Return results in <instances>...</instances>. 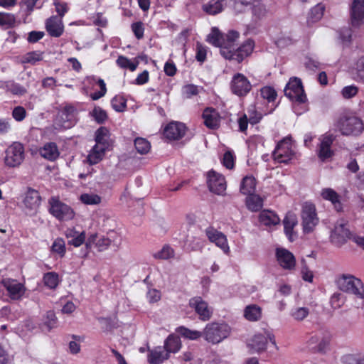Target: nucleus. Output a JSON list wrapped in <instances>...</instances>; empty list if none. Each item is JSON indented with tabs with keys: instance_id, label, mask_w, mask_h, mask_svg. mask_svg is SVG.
Returning <instances> with one entry per match:
<instances>
[{
	"instance_id": "5fc2aeb1",
	"label": "nucleus",
	"mask_w": 364,
	"mask_h": 364,
	"mask_svg": "<svg viewBox=\"0 0 364 364\" xmlns=\"http://www.w3.org/2000/svg\"><path fill=\"white\" fill-rule=\"evenodd\" d=\"M43 60L42 53L39 51H32L27 53L23 56V62L25 63H30L32 65H35L37 62L41 61Z\"/></svg>"
},
{
	"instance_id": "8fccbe9b",
	"label": "nucleus",
	"mask_w": 364,
	"mask_h": 364,
	"mask_svg": "<svg viewBox=\"0 0 364 364\" xmlns=\"http://www.w3.org/2000/svg\"><path fill=\"white\" fill-rule=\"evenodd\" d=\"M134 146L138 153L145 154L150 150L151 144L146 139L139 137L134 140Z\"/></svg>"
},
{
	"instance_id": "4d7b16f0",
	"label": "nucleus",
	"mask_w": 364,
	"mask_h": 364,
	"mask_svg": "<svg viewBox=\"0 0 364 364\" xmlns=\"http://www.w3.org/2000/svg\"><path fill=\"white\" fill-rule=\"evenodd\" d=\"M131 29L136 39L141 40L144 36V25L141 21L134 22L131 25Z\"/></svg>"
},
{
	"instance_id": "4be33fe9",
	"label": "nucleus",
	"mask_w": 364,
	"mask_h": 364,
	"mask_svg": "<svg viewBox=\"0 0 364 364\" xmlns=\"http://www.w3.org/2000/svg\"><path fill=\"white\" fill-rule=\"evenodd\" d=\"M204 124L209 129H216L220 126V117L218 112L213 107H206L202 114Z\"/></svg>"
},
{
	"instance_id": "37998d69",
	"label": "nucleus",
	"mask_w": 364,
	"mask_h": 364,
	"mask_svg": "<svg viewBox=\"0 0 364 364\" xmlns=\"http://www.w3.org/2000/svg\"><path fill=\"white\" fill-rule=\"evenodd\" d=\"M50 252L58 255L62 258L66 253V246L65 240L61 237H57L50 247Z\"/></svg>"
},
{
	"instance_id": "f3484780",
	"label": "nucleus",
	"mask_w": 364,
	"mask_h": 364,
	"mask_svg": "<svg viewBox=\"0 0 364 364\" xmlns=\"http://www.w3.org/2000/svg\"><path fill=\"white\" fill-rule=\"evenodd\" d=\"M189 305L194 309L200 320L206 321L210 319L213 312L208 304L200 296H196L190 299Z\"/></svg>"
},
{
	"instance_id": "0e129e2a",
	"label": "nucleus",
	"mask_w": 364,
	"mask_h": 364,
	"mask_svg": "<svg viewBox=\"0 0 364 364\" xmlns=\"http://www.w3.org/2000/svg\"><path fill=\"white\" fill-rule=\"evenodd\" d=\"M358 92V87L354 85L345 86L341 90V95L345 99H350Z\"/></svg>"
},
{
	"instance_id": "680f3d73",
	"label": "nucleus",
	"mask_w": 364,
	"mask_h": 364,
	"mask_svg": "<svg viewBox=\"0 0 364 364\" xmlns=\"http://www.w3.org/2000/svg\"><path fill=\"white\" fill-rule=\"evenodd\" d=\"M309 309L306 307L296 308L291 311V316L296 321H302L308 316Z\"/></svg>"
},
{
	"instance_id": "dca6fc26",
	"label": "nucleus",
	"mask_w": 364,
	"mask_h": 364,
	"mask_svg": "<svg viewBox=\"0 0 364 364\" xmlns=\"http://www.w3.org/2000/svg\"><path fill=\"white\" fill-rule=\"evenodd\" d=\"M275 256L278 264L285 270L291 271L296 267V258L292 252L287 249L278 247Z\"/></svg>"
},
{
	"instance_id": "a211bd4d",
	"label": "nucleus",
	"mask_w": 364,
	"mask_h": 364,
	"mask_svg": "<svg viewBox=\"0 0 364 364\" xmlns=\"http://www.w3.org/2000/svg\"><path fill=\"white\" fill-rule=\"evenodd\" d=\"M1 284L6 289L9 296L13 300H18L24 294L23 284L16 279L5 278L1 281Z\"/></svg>"
},
{
	"instance_id": "052dcab7",
	"label": "nucleus",
	"mask_w": 364,
	"mask_h": 364,
	"mask_svg": "<svg viewBox=\"0 0 364 364\" xmlns=\"http://www.w3.org/2000/svg\"><path fill=\"white\" fill-rule=\"evenodd\" d=\"M250 6L252 8V14L255 17L261 18L265 16L267 12L265 6L260 3L259 0H257V1Z\"/></svg>"
},
{
	"instance_id": "f704fd0d",
	"label": "nucleus",
	"mask_w": 364,
	"mask_h": 364,
	"mask_svg": "<svg viewBox=\"0 0 364 364\" xmlns=\"http://www.w3.org/2000/svg\"><path fill=\"white\" fill-rule=\"evenodd\" d=\"M250 346L255 352L264 351L267 346V338L261 333L256 334L252 338Z\"/></svg>"
},
{
	"instance_id": "79ce46f5",
	"label": "nucleus",
	"mask_w": 364,
	"mask_h": 364,
	"mask_svg": "<svg viewBox=\"0 0 364 364\" xmlns=\"http://www.w3.org/2000/svg\"><path fill=\"white\" fill-rule=\"evenodd\" d=\"M43 281L44 285L50 289H55L60 282L58 274L54 272L44 274Z\"/></svg>"
},
{
	"instance_id": "bb28decb",
	"label": "nucleus",
	"mask_w": 364,
	"mask_h": 364,
	"mask_svg": "<svg viewBox=\"0 0 364 364\" xmlns=\"http://www.w3.org/2000/svg\"><path fill=\"white\" fill-rule=\"evenodd\" d=\"M226 0H210L202 6V10L208 15L215 16L224 9Z\"/></svg>"
},
{
	"instance_id": "423d86ee",
	"label": "nucleus",
	"mask_w": 364,
	"mask_h": 364,
	"mask_svg": "<svg viewBox=\"0 0 364 364\" xmlns=\"http://www.w3.org/2000/svg\"><path fill=\"white\" fill-rule=\"evenodd\" d=\"M49 213L59 220H70L75 216V212L68 205L63 203L57 197H51L48 200Z\"/></svg>"
},
{
	"instance_id": "5701e85b",
	"label": "nucleus",
	"mask_w": 364,
	"mask_h": 364,
	"mask_svg": "<svg viewBox=\"0 0 364 364\" xmlns=\"http://www.w3.org/2000/svg\"><path fill=\"white\" fill-rule=\"evenodd\" d=\"M351 23L359 26L364 18V0H353L350 8Z\"/></svg>"
},
{
	"instance_id": "69168bd1",
	"label": "nucleus",
	"mask_w": 364,
	"mask_h": 364,
	"mask_svg": "<svg viewBox=\"0 0 364 364\" xmlns=\"http://www.w3.org/2000/svg\"><path fill=\"white\" fill-rule=\"evenodd\" d=\"M12 117L17 122L23 121L26 117V110L22 106L15 107L12 111Z\"/></svg>"
},
{
	"instance_id": "39448f33",
	"label": "nucleus",
	"mask_w": 364,
	"mask_h": 364,
	"mask_svg": "<svg viewBox=\"0 0 364 364\" xmlns=\"http://www.w3.org/2000/svg\"><path fill=\"white\" fill-rule=\"evenodd\" d=\"M338 284L342 291L355 294L364 304V286L360 279L352 275H343L338 279Z\"/></svg>"
},
{
	"instance_id": "cd10ccee",
	"label": "nucleus",
	"mask_w": 364,
	"mask_h": 364,
	"mask_svg": "<svg viewBox=\"0 0 364 364\" xmlns=\"http://www.w3.org/2000/svg\"><path fill=\"white\" fill-rule=\"evenodd\" d=\"M65 236L67 238H70L68 244L75 247H78L85 243L86 240V235L84 231L79 232L74 228H68L65 231Z\"/></svg>"
},
{
	"instance_id": "1a4fd4ad",
	"label": "nucleus",
	"mask_w": 364,
	"mask_h": 364,
	"mask_svg": "<svg viewBox=\"0 0 364 364\" xmlns=\"http://www.w3.org/2000/svg\"><path fill=\"white\" fill-rule=\"evenodd\" d=\"M284 91L285 96L291 101L304 103L307 100L301 80L298 77L290 78Z\"/></svg>"
},
{
	"instance_id": "393cba45",
	"label": "nucleus",
	"mask_w": 364,
	"mask_h": 364,
	"mask_svg": "<svg viewBox=\"0 0 364 364\" xmlns=\"http://www.w3.org/2000/svg\"><path fill=\"white\" fill-rule=\"evenodd\" d=\"M40 155L50 161H55L60 155L58 148L55 142H48L39 149Z\"/></svg>"
},
{
	"instance_id": "2f4dec72",
	"label": "nucleus",
	"mask_w": 364,
	"mask_h": 364,
	"mask_svg": "<svg viewBox=\"0 0 364 364\" xmlns=\"http://www.w3.org/2000/svg\"><path fill=\"white\" fill-rule=\"evenodd\" d=\"M259 222L263 225L272 226L279 224L280 219L274 212L263 210L259 215Z\"/></svg>"
},
{
	"instance_id": "7ed1b4c3",
	"label": "nucleus",
	"mask_w": 364,
	"mask_h": 364,
	"mask_svg": "<svg viewBox=\"0 0 364 364\" xmlns=\"http://www.w3.org/2000/svg\"><path fill=\"white\" fill-rule=\"evenodd\" d=\"M230 333V326L225 323L212 322L203 329V338L208 343L217 344L226 338Z\"/></svg>"
},
{
	"instance_id": "c9c22d12",
	"label": "nucleus",
	"mask_w": 364,
	"mask_h": 364,
	"mask_svg": "<svg viewBox=\"0 0 364 364\" xmlns=\"http://www.w3.org/2000/svg\"><path fill=\"white\" fill-rule=\"evenodd\" d=\"M244 316L250 321H257L262 317V309L256 304L247 306L244 310Z\"/></svg>"
},
{
	"instance_id": "e2e57ef3",
	"label": "nucleus",
	"mask_w": 364,
	"mask_h": 364,
	"mask_svg": "<svg viewBox=\"0 0 364 364\" xmlns=\"http://www.w3.org/2000/svg\"><path fill=\"white\" fill-rule=\"evenodd\" d=\"M257 0H234V9L237 12H243L248 6L254 4Z\"/></svg>"
},
{
	"instance_id": "58836bf2",
	"label": "nucleus",
	"mask_w": 364,
	"mask_h": 364,
	"mask_svg": "<svg viewBox=\"0 0 364 364\" xmlns=\"http://www.w3.org/2000/svg\"><path fill=\"white\" fill-rule=\"evenodd\" d=\"M90 82H93L100 87L99 91H96L90 94V98L92 100L96 101L104 97L107 92V87L104 80L93 76L90 78Z\"/></svg>"
},
{
	"instance_id": "473e14b6",
	"label": "nucleus",
	"mask_w": 364,
	"mask_h": 364,
	"mask_svg": "<svg viewBox=\"0 0 364 364\" xmlns=\"http://www.w3.org/2000/svg\"><path fill=\"white\" fill-rule=\"evenodd\" d=\"M247 208L252 212H258L263 207V199L259 195H248L245 200Z\"/></svg>"
},
{
	"instance_id": "e433bc0d",
	"label": "nucleus",
	"mask_w": 364,
	"mask_h": 364,
	"mask_svg": "<svg viewBox=\"0 0 364 364\" xmlns=\"http://www.w3.org/2000/svg\"><path fill=\"white\" fill-rule=\"evenodd\" d=\"M176 332L184 338L189 340H197L203 336V331L189 329L183 326L176 328Z\"/></svg>"
},
{
	"instance_id": "6e6d98bb",
	"label": "nucleus",
	"mask_w": 364,
	"mask_h": 364,
	"mask_svg": "<svg viewBox=\"0 0 364 364\" xmlns=\"http://www.w3.org/2000/svg\"><path fill=\"white\" fill-rule=\"evenodd\" d=\"M225 36V46L230 48L232 50H235L234 48V42L239 38L240 33L239 32L231 30L229 31Z\"/></svg>"
},
{
	"instance_id": "f03ea898",
	"label": "nucleus",
	"mask_w": 364,
	"mask_h": 364,
	"mask_svg": "<svg viewBox=\"0 0 364 364\" xmlns=\"http://www.w3.org/2000/svg\"><path fill=\"white\" fill-rule=\"evenodd\" d=\"M335 126L345 136H358L364 130L363 120L351 112L341 113L338 117Z\"/></svg>"
},
{
	"instance_id": "338daca9",
	"label": "nucleus",
	"mask_w": 364,
	"mask_h": 364,
	"mask_svg": "<svg viewBox=\"0 0 364 364\" xmlns=\"http://www.w3.org/2000/svg\"><path fill=\"white\" fill-rule=\"evenodd\" d=\"M250 123L248 117L246 114H242L238 119H237V124L239 127V131L242 133L246 134L248 124Z\"/></svg>"
},
{
	"instance_id": "6ab92c4d",
	"label": "nucleus",
	"mask_w": 364,
	"mask_h": 364,
	"mask_svg": "<svg viewBox=\"0 0 364 364\" xmlns=\"http://www.w3.org/2000/svg\"><path fill=\"white\" fill-rule=\"evenodd\" d=\"M205 235L210 242L215 243V245L220 247L225 253L229 252L230 248L228 240L223 232L210 226L205 229Z\"/></svg>"
},
{
	"instance_id": "0eeeda50",
	"label": "nucleus",
	"mask_w": 364,
	"mask_h": 364,
	"mask_svg": "<svg viewBox=\"0 0 364 364\" xmlns=\"http://www.w3.org/2000/svg\"><path fill=\"white\" fill-rule=\"evenodd\" d=\"M303 232L305 234L311 233L318 223L316 207L313 203H306L302 208L301 213Z\"/></svg>"
},
{
	"instance_id": "c756f323",
	"label": "nucleus",
	"mask_w": 364,
	"mask_h": 364,
	"mask_svg": "<svg viewBox=\"0 0 364 364\" xmlns=\"http://www.w3.org/2000/svg\"><path fill=\"white\" fill-rule=\"evenodd\" d=\"M181 346L180 337L174 333H171L166 338L164 349L169 355L171 353H176L178 352Z\"/></svg>"
},
{
	"instance_id": "c85d7f7f",
	"label": "nucleus",
	"mask_w": 364,
	"mask_h": 364,
	"mask_svg": "<svg viewBox=\"0 0 364 364\" xmlns=\"http://www.w3.org/2000/svg\"><path fill=\"white\" fill-rule=\"evenodd\" d=\"M169 358V355L161 346H157L149 350L148 354V362L150 364H161Z\"/></svg>"
},
{
	"instance_id": "6e6552de",
	"label": "nucleus",
	"mask_w": 364,
	"mask_h": 364,
	"mask_svg": "<svg viewBox=\"0 0 364 364\" xmlns=\"http://www.w3.org/2000/svg\"><path fill=\"white\" fill-rule=\"evenodd\" d=\"M25 157L23 145L20 142H14L5 151L4 163L9 167H17L21 164Z\"/></svg>"
},
{
	"instance_id": "4c0bfd02",
	"label": "nucleus",
	"mask_w": 364,
	"mask_h": 364,
	"mask_svg": "<svg viewBox=\"0 0 364 364\" xmlns=\"http://www.w3.org/2000/svg\"><path fill=\"white\" fill-rule=\"evenodd\" d=\"M106 151L105 148H101L99 145H95L87 158L89 164L91 165L98 164L103 159Z\"/></svg>"
},
{
	"instance_id": "c03bdc74",
	"label": "nucleus",
	"mask_w": 364,
	"mask_h": 364,
	"mask_svg": "<svg viewBox=\"0 0 364 364\" xmlns=\"http://www.w3.org/2000/svg\"><path fill=\"white\" fill-rule=\"evenodd\" d=\"M16 23V17L9 13L0 12V26L4 29L13 28Z\"/></svg>"
},
{
	"instance_id": "a19ab883",
	"label": "nucleus",
	"mask_w": 364,
	"mask_h": 364,
	"mask_svg": "<svg viewBox=\"0 0 364 364\" xmlns=\"http://www.w3.org/2000/svg\"><path fill=\"white\" fill-rule=\"evenodd\" d=\"M4 87L7 92L16 95H23L26 93V89L14 80L5 82Z\"/></svg>"
},
{
	"instance_id": "ddd939ff",
	"label": "nucleus",
	"mask_w": 364,
	"mask_h": 364,
	"mask_svg": "<svg viewBox=\"0 0 364 364\" xmlns=\"http://www.w3.org/2000/svg\"><path fill=\"white\" fill-rule=\"evenodd\" d=\"M207 184L210 192L217 195H224L227 188L225 178L214 170L208 172Z\"/></svg>"
},
{
	"instance_id": "09e8293b",
	"label": "nucleus",
	"mask_w": 364,
	"mask_h": 364,
	"mask_svg": "<svg viewBox=\"0 0 364 364\" xmlns=\"http://www.w3.org/2000/svg\"><path fill=\"white\" fill-rule=\"evenodd\" d=\"M111 105L115 111L124 112L127 107V100L122 95H116L112 99Z\"/></svg>"
},
{
	"instance_id": "603ef678",
	"label": "nucleus",
	"mask_w": 364,
	"mask_h": 364,
	"mask_svg": "<svg viewBox=\"0 0 364 364\" xmlns=\"http://www.w3.org/2000/svg\"><path fill=\"white\" fill-rule=\"evenodd\" d=\"M174 250L169 245H164L162 249L154 254V257L159 259H168L173 257Z\"/></svg>"
},
{
	"instance_id": "f8f14e48",
	"label": "nucleus",
	"mask_w": 364,
	"mask_h": 364,
	"mask_svg": "<svg viewBox=\"0 0 364 364\" xmlns=\"http://www.w3.org/2000/svg\"><path fill=\"white\" fill-rule=\"evenodd\" d=\"M232 94L242 97H245L252 90V85L248 78L242 73H235L230 82Z\"/></svg>"
},
{
	"instance_id": "ea45409f",
	"label": "nucleus",
	"mask_w": 364,
	"mask_h": 364,
	"mask_svg": "<svg viewBox=\"0 0 364 364\" xmlns=\"http://www.w3.org/2000/svg\"><path fill=\"white\" fill-rule=\"evenodd\" d=\"M260 97L268 103H274L277 97L276 90L272 86H264L259 90Z\"/></svg>"
},
{
	"instance_id": "7c9ffc66",
	"label": "nucleus",
	"mask_w": 364,
	"mask_h": 364,
	"mask_svg": "<svg viewBox=\"0 0 364 364\" xmlns=\"http://www.w3.org/2000/svg\"><path fill=\"white\" fill-rule=\"evenodd\" d=\"M109 131L105 127H100L95 132V145L108 150L110 146Z\"/></svg>"
},
{
	"instance_id": "f257e3e1",
	"label": "nucleus",
	"mask_w": 364,
	"mask_h": 364,
	"mask_svg": "<svg viewBox=\"0 0 364 364\" xmlns=\"http://www.w3.org/2000/svg\"><path fill=\"white\" fill-rule=\"evenodd\" d=\"M207 41L215 47L220 48L221 55L229 60H235L240 63L243 60L251 55L255 47V42L252 39H247L236 50L225 46V36L218 28L213 27L211 33L208 36Z\"/></svg>"
},
{
	"instance_id": "13d9d810",
	"label": "nucleus",
	"mask_w": 364,
	"mask_h": 364,
	"mask_svg": "<svg viewBox=\"0 0 364 364\" xmlns=\"http://www.w3.org/2000/svg\"><path fill=\"white\" fill-rule=\"evenodd\" d=\"M207 48L200 42H197L196 48V59L198 62L203 63L206 60Z\"/></svg>"
},
{
	"instance_id": "9d476101",
	"label": "nucleus",
	"mask_w": 364,
	"mask_h": 364,
	"mask_svg": "<svg viewBox=\"0 0 364 364\" xmlns=\"http://www.w3.org/2000/svg\"><path fill=\"white\" fill-rule=\"evenodd\" d=\"M78 112L73 105H66L58 112L56 124L60 128L67 129L73 127L77 121Z\"/></svg>"
},
{
	"instance_id": "2eb2a0df",
	"label": "nucleus",
	"mask_w": 364,
	"mask_h": 364,
	"mask_svg": "<svg viewBox=\"0 0 364 364\" xmlns=\"http://www.w3.org/2000/svg\"><path fill=\"white\" fill-rule=\"evenodd\" d=\"M188 127L184 123L171 122L165 126L163 135L169 141H178L185 136Z\"/></svg>"
},
{
	"instance_id": "9b49d317",
	"label": "nucleus",
	"mask_w": 364,
	"mask_h": 364,
	"mask_svg": "<svg viewBox=\"0 0 364 364\" xmlns=\"http://www.w3.org/2000/svg\"><path fill=\"white\" fill-rule=\"evenodd\" d=\"M336 139V136L331 132H326L319 137L317 156L321 161H326L334 156L335 153L331 146Z\"/></svg>"
},
{
	"instance_id": "4468645a",
	"label": "nucleus",
	"mask_w": 364,
	"mask_h": 364,
	"mask_svg": "<svg viewBox=\"0 0 364 364\" xmlns=\"http://www.w3.org/2000/svg\"><path fill=\"white\" fill-rule=\"evenodd\" d=\"M41 196L37 190L28 188L23 199L26 213L31 215L36 214L41 205Z\"/></svg>"
},
{
	"instance_id": "20e7f679",
	"label": "nucleus",
	"mask_w": 364,
	"mask_h": 364,
	"mask_svg": "<svg viewBox=\"0 0 364 364\" xmlns=\"http://www.w3.org/2000/svg\"><path fill=\"white\" fill-rule=\"evenodd\" d=\"M295 155L292 149V141L291 136H287L280 140L273 153V159L278 163L289 164Z\"/></svg>"
},
{
	"instance_id": "de8ad7c7",
	"label": "nucleus",
	"mask_w": 364,
	"mask_h": 364,
	"mask_svg": "<svg viewBox=\"0 0 364 364\" xmlns=\"http://www.w3.org/2000/svg\"><path fill=\"white\" fill-rule=\"evenodd\" d=\"M116 63L119 67L124 69H129L130 71H134L139 64L138 62L133 63L128 58L123 55H119Z\"/></svg>"
},
{
	"instance_id": "bf43d9fd",
	"label": "nucleus",
	"mask_w": 364,
	"mask_h": 364,
	"mask_svg": "<svg viewBox=\"0 0 364 364\" xmlns=\"http://www.w3.org/2000/svg\"><path fill=\"white\" fill-rule=\"evenodd\" d=\"M235 156L230 151L224 153L222 159V164L228 169H232L235 166Z\"/></svg>"
},
{
	"instance_id": "aec40b11",
	"label": "nucleus",
	"mask_w": 364,
	"mask_h": 364,
	"mask_svg": "<svg viewBox=\"0 0 364 364\" xmlns=\"http://www.w3.org/2000/svg\"><path fill=\"white\" fill-rule=\"evenodd\" d=\"M354 235L345 224H338L335 226L333 234L331 235V241L336 246H341L348 240H352Z\"/></svg>"
},
{
	"instance_id": "3c124183",
	"label": "nucleus",
	"mask_w": 364,
	"mask_h": 364,
	"mask_svg": "<svg viewBox=\"0 0 364 364\" xmlns=\"http://www.w3.org/2000/svg\"><path fill=\"white\" fill-rule=\"evenodd\" d=\"M80 200L85 205H97L101 203V197L94 193H82Z\"/></svg>"
},
{
	"instance_id": "a878e982",
	"label": "nucleus",
	"mask_w": 364,
	"mask_h": 364,
	"mask_svg": "<svg viewBox=\"0 0 364 364\" xmlns=\"http://www.w3.org/2000/svg\"><path fill=\"white\" fill-rule=\"evenodd\" d=\"M283 225L285 235L289 241L293 242L296 237L294 232V228L297 225L296 215L294 214L287 215L283 220Z\"/></svg>"
},
{
	"instance_id": "a18cd8bd",
	"label": "nucleus",
	"mask_w": 364,
	"mask_h": 364,
	"mask_svg": "<svg viewBox=\"0 0 364 364\" xmlns=\"http://www.w3.org/2000/svg\"><path fill=\"white\" fill-rule=\"evenodd\" d=\"M324 12V6L320 4L316 5L314 7H313L308 16V23H315L320 20Z\"/></svg>"
},
{
	"instance_id": "49530a36",
	"label": "nucleus",
	"mask_w": 364,
	"mask_h": 364,
	"mask_svg": "<svg viewBox=\"0 0 364 364\" xmlns=\"http://www.w3.org/2000/svg\"><path fill=\"white\" fill-rule=\"evenodd\" d=\"M90 115L99 124L105 123L108 119L107 112L98 106L94 107L92 111L90 112Z\"/></svg>"
},
{
	"instance_id": "72a5a7b5",
	"label": "nucleus",
	"mask_w": 364,
	"mask_h": 364,
	"mask_svg": "<svg viewBox=\"0 0 364 364\" xmlns=\"http://www.w3.org/2000/svg\"><path fill=\"white\" fill-rule=\"evenodd\" d=\"M256 180L252 176H245L240 183V191L243 195H250L255 193Z\"/></svg>"
},
{
	"instance_id": "864d4df0",
	"label": "nucleus",
	"mask_w": 364,
	"mask_h": 364,
	"mask_svg": "<svg viewBox=\"0 0 364 364\" xmlns=\"http://www.w3.org/2000/svg\"><path fill=\"white\" fill-rule=\"evenodd\" d=\"M247 113H248V119H249L250 123L252 125H255V124L259 123L264 116V114L262 112L257 110L255 107L248 108Z\"/></svg>"
},
{
	"instance_id": "b1692460",
	"label": "nucleus",
	"mask_w": 364,
	"mask_h": 364,
	"mask_svg": "<svg viewBox=\"0 0 364 364\" xmlns=\"http://www.w3.org/2000/svg\"><path fill=\"white\" fill-rule=\"evenodd\" d=\"M322 198L330 201L337 212L343 210V204L341 201V196L331 188H326L321 191Z\"/></svg>"
},
{
	"instance_id": "774afa93",
	"label": "nucleus",
	"mask_w": 364,
	"mask_h": 364,
	"mask_svg": "<svg viewBox=\"0 0 364 364\" xmlns=\"http://www.w3.org/2000/svg\"><path fill=\"white\" fill-rule=\"evenodd\" d=\"M111 245V240L108 237H102L96 242L95 247L98 251L102 252L107 250Z\"/></svg>"
},
{
	"instance_id": "412c9836",
	"label": "nucleus",
	"mask_w": 364,
	"mask_h": 364,
	"mask_svg": "<svg viewBox=\"0 0 364 364\" xmlns=\"http://www.w3.org/2000/svg\"><path fill=\"white\" fill-rule=\"evenodd\" d=\"M46 29L51 37L58 38L64 32L63 21L58 16H52L46 21Z\"/></svg>"
}]
</instances>
